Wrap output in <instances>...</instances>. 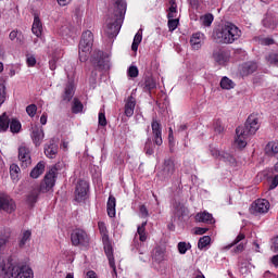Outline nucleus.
<instances>
[{"label":"nucleus","instance_id":"nucleus-1","mask_svg":"<svg viewBox=\"0 0 278 278\" xmlns=\"http://www.w3.org/2000/svg\"><path fill=\"white\" fill-rule=\"evenodd\" d=\"M258 129L260 116H257V114H251L248 117L244 126L237 127L235 144H237L239 149H244V147H247V140L249 139V136H255Z\"/></svg>","mask_w":278,"mask_h":278},{"label":"nucleus","instance_id":"nucleus-2","mask_svg":"<svg viewBox=\"0 0 278 278\" xmlns=\"http://www.w3.org/2000/svg\"><path fill=\"white\" fill-rule=\"evenodd\" d=\"M115 8L114 17H109L104 27V34L109 38H116V36H118L123 18H125V13L127 12V2L125 0H115Z\"/></svg>","mask_w":278,"mask_h":278},{"label":"nucleus","instance_id":"nucleus-3","mask_svg":"<svg viewBox=\"0 0 278 278\" xmlns=\"http://www.w3.org/2000/svg\"><path fill=\"white\" fill-rule=\"evenodd\" d=\"M62 170V164H55L45 176L43 181L41 182L39 189H34L27 197L28 203H36L38 201V197L40 192L43 194L47 192H51L53 187L55 186V179H58V173Z\"/></svg>","mask_w":278,"mask_h":278},{"label":"nucleus","instance_id":"nucleus-4","mask_svg":"<svg viewBox=\"0 0 278 278\" xmlns=\"http://www.w3.org/2000/svg\"><path fill=\"white\" fill-rule=\"evenodd\" d=\"M240 36H242V30L229 22L217 28L214 33L216 42L222 45H233L236 40L240 39Z\"/></svg>","mask_w":278,"mask_h":278},{"label":"nucleus","instance_id":"nucleus-5","mask_svg":"<svg viewBox=\"0 0 278 278\" xmlns=\"http://www.w3.org/2000/svg\"><path fill=\"white\" fill-rule=\"evenodd\" d=\"M3 278H34V270L27 265L8 263L0 266Z\"/></svg>","mask_w":278,"mask_h":278},{"label":"nucleus","instance_id":"nucleus-6","mask_svg":"<svg viewBox=\"0 0 278 278\" xmlns=\"http://www.w3.org/2000/svg\"><path fill=\"white\" fill-rule=\"evenodd\" d=\"M94 42V36L92 31L86 30L83 33L80 42H79V60L80 62H88L90 58V52L92 51V45Z\"/></svg>","mask_w":278,"mask_h":278},{"label":"nucleus","instance_id":"nucleus-7","mask_svg":"<svg viewBox=\"0 0 278 278\" xmlns=\"http://www.w3.org/2000/svg\"><path fill=\"white\" fill-rule=\"evenodd\" d=\"M71 240L73 247H80L81 249H88L90 247V236L86 230L77 228L72 231Z\"/></svg>","mask_w":278,"mask_h":278},{"label":"nucleus","instance_id":"nucleus-8","mask_svg":"<svg viewBox=\"0 0 278 278\" xmlns=\"http://www.w3.org/2000/svg\"><path fill=\"white\" fill-rule=\"evenodd\" d=\"M268 210H270V202L266 199H258L251 206L252 214H268Z\"/></svg>","mask_w":278,"mask_h":278},{"label":"nucleus","instance_id":"nucleus-9","mask_svg":"<svg viewBox=\"0 0 278 278\" xmlns=\"http://www.w3.org/2000/svg\"><path fill=\"white\" fill-rule=\"evenodd\" d=\"M166 248L163 247H156L152 251V264L153 266H160L161 264H164L166 262Z\"/></svg>","mask_w":278,"mask_h":278},{"label":"nucleus","instance_id":"nucleus-10","mask_svg":"<svg viewBox=\"0 0 278 278\" xmlns=\"http://www.w3.org/2000/svg\"><path fill=\"white\" fill-rule=\"evenodd\" d=\"M211 155L215 160H220L222 162H226L227 164H236V159L233 155L227 153V152H222L218 150V148H211Z\"/></svg>","mask_w":278,"mask_h":278},{"label":"nucleus","instance_id":"nucleus-11","mask_svg":"<svg viewBox=\"0 0 278 278\" xmlns=\"http://www.w3.org/2000/svg\"><path fill=\"white\" fill-rule=\"evenodd\" d=\"M88 182L86 180H80L75 190V201L77 203H81V201H86V197H88Z\"/></svg>","mask_w":278,"mask_h":278},{"label":"nucleus","instance_id":"nucleus-12","mask_svg":"<svg viewBox=\"0 0 278 278\" xmlns=\"http://www.w3.org/2000/svg\"><path fill=\"white\" fill-rule=\"evenodd\" d=\"M151 127L154 144H156V147H162L164 143L162 139V124H160L157 119H152Z\"/></svg>","mask_w":278,"mask_h":278},{"label":"nucleus","instance_id":"nucleus-13","mask_svg":"<svg viewBox=\"0 0 278 278\" xmlns=\"http://www.w3.org/2000/svg\"><path fill=\"white\" fill-rule=\"evenodd\" d=\"M0 210L3 212H8V214H12L16 210V204L14 200L10 198V195L0 194Z\"/></svg>","mask_w":278,"mask_h":278},{"label":"nucleus","instance_id":"nucleus-14","mask_svg":"<svg viewBox=\"0 0 278 278\" xmlns=\"http://www.w3.org/2000/svg\"><path fill=\"white\" fill-rule=\"evenodd\" d=\"M213 60L216 64H219V66H225V64L229 62V52L224 49L216 48L213 51Z\"/></svg>","mask_w":278,"mask_h":278},{"label":"nucleus","instance_id":"nucleus-15","mask_svg":"<svg viewBox=\"0 0 278 278\" xmlns=\"http://www.w3.org/2000/svg\"><path fill=\"white\" fill-rule=\"evenodd\" d=\"M30 138L36 147H40L45 140V130L38 125L31 126Z\"/></svg>","mask_w":278,"mask_h":278},{"label":"nucleus","instance_id":"nucleus-16","mask_svg":"<svg viewBox=\"0 0 278 278\" xmlns=\"http://www.w3.org/2000/svg\"><path fill=\"white\" fill-rule=\"evenodd\" d=\"M93 64L102 71L110 68V60L108 59V55H105V53L102 51H98L96 53V56H93Z\"/></svg>","mask_w":278,"mask_h":278},{"label":"nucleus","instance_id":"nucleus-17","mask_svg":"<svg viewBox=\"0 0 278 278\" xmlns=\"http://www.w3.org/2000/svg\"><path fill=\"white\" fill-rule=\"evenodd\" d=\"M18 160L22 162V166L27 168L31 164V154L27 146H21L18 149Z\"/></svg>","mask_w":278,"mask_h":278},{"label":"nucleus","instance_id":"nucleus-18","mask_svg":"<svg viewBox=\"0 0 278 278\" xmlns=\"http://www.w3.org/2000/svg\"><path fill=\"white\" fill-rule=\"evenodd\" d=\"M205 42V35L203 33H194L190 38V45L194 51H199Z\"/></svg>","mask_w":278,"mask_h":278},{"label":"nucleus","instance_id":"nucleus-19","mask_svg":"<svg viewBox=\"0 0 278 278\" xmlns=\"http://www.w3.org/2000/svg\"><path fill=\"white\" fill-rule=\"evenodd\" d=\"M104 252L109 260V264L111 268H113V273H116V263L114 262V250L112 249V244H110V239L108 241H103Z\"/></svg>","mask_w":278,"mask_h":278},{"label":"nucleus","instance_id":"nucleus-20","mask_svg":"<svg viewBox=\"0 0 278 278\" xmlns=\"http://www.w3.org/2000/svg\"><path fill=\"white\" fill-rule=\"evenodd\" d=\"M161 173L163 177H173L175 174V161H173V159H166L163 163Z\"/></svg>","mask_w":278,"mask_h":278},{"label":"nucleus","instance_id":"nucleus-21","mask_svg":"<svg viewBox=\"0 0 278 278\" xmlns=\"http://www.w3.org/2000/svg\"><path fill=\"white\" fill-rule=\"evenodd\" d=\"M195 220L197 223H206L207 225H214L216 223V220L214 219V216L207 213V211L197 213Z\"/></svg>","mask_w":278,"mask_h":278},{"label":"nucleus","instance_id":"nucleus-22","mask_svg":"<svg viewBox=\"0 0 278 278\" xmlns=\"http://www.w3.org/2000/svg\"><path fill=\"white\" fill-rule=\"evenodd\" d=\"M106 212L110 218H114V216H116V198H114V195L109 197Z\"/></svg>","mask_w":278,"mask_h":278},{"label":"nucleus","instance_id":"nucleus-23","mask_svg":"<svg viewBox=\"0 0 278 278\" xmlns=\"http://www.w3.org/2000/svg\"><path fill=\"white\" fill-rule=\"evenodd\" d=\"M278 23V15L267 14L263 20L264 27H268L269 29H275Z\"/></svg>","mask_w":278,"mask_h":278},{"label":"nucleus","instance_id":"nucleus-24","mask_svg":"<svg viewBox=\"0 0 278 278\" xmlns=\"http://www.w3.org/2000/svg\"><path fill=\"white\" fill-rule=\"evenodd\" d=\"M31 31L37 38L42 36V22L38 15H35Z\"/></svg>","mask_w":278,"mask_h":278},{"label":"nucleus","instance_id":"nucleus-25","mask_svg":"<svg viewBox=\"0 0 278 278\" xmlns=\"http://www.w3.org/2000/svg\"><path fill=\"white\" fill-rule=\"evenodd\" d=\"M134 110H136V99L129 97L125 104V115L130 118V116H134Z\"/></svg>","mask_w":278,"mask_h":278},{"label":"nucleus","instance_id":"nucleus-26","mask_svg":"<svg viewBox=\"0 0 278 278\" xmlns=\"http://www.w3.org/2000/svg\"><path fill=\"white\" fill-rule=\"evenodd\" d=\"M75 97V85L73 83H67L63 93V101H71Z\"/></svg>","mask_w":278,"mask_h":278},{"label":"nucleus","instance_id":"nucleus-27","mask_svg":"<svg viewBox=\"0 0 278 278\" xmlns=\"http://www.w3.org/2000/svg\"><path fill=\"white\" fill-rule=\"evenodd\" d=\"M45 173V162L40 161L30 172L31 179H38Z\"/></svg>","mask_w":278,"mask_h":278},{"label":"nucleus","instance_id":"nucleus-28","mask_svg":"<svg viewBox=\"0 0 278 278\" xmlns=\"http://www.w3.org/2000/svg\"><path fill=\"white\" fill-rule=\"evenodd\" d=\"M45 154L50 160H53L55 155H58V144L51 142L50 144L45 147Z\"/></svg>","mask_w":278,"mask_h":278},{"label":"nucleus","instance_id":"nucleus-29","mask_svg":"<svg viewBox=\"0 0 278 278\" xmlns=\"http://www.w3.org/2000/svg\"><path fill=\"white\" fill-rule=\"evenodd\" d=\"M174 212L177 218H184V216H188V207H186V205L182 203H176Z\"/></svg>","mask_w":278,"mask_h":278},{"label":"nucleus","instance_id":"nucleus-30","mask_svg":"<svg viewBox=\"0 0 278 278\" xmlns=\"http://www.w3.org/2000/svg\"><path fill=\"white\" fill-rule=\"evenodd\" d=\"M257 71V63L255 62H248L244 63L242 66L243 75H251Z\"/></svg>","mask_w":278,"mask_h":278},{"label":"nucleus","instance_id":"nucleus-31","mask_svg":"<svg viewBox=\"0 0 278 278\" xmlns=\"http://www.w3.org/2000/svg\"><path fill=\"white\" fill-rule=\"evenodd\" d=\"M137 233L139 235L140 242H147V222L138 226Z\"/></svg>","mask_w":278,"mask_h":278},{"label":"nucleus","instance_id":"nucleus-32","mask_svg":"<svg viewBox=\"0 0 278 278\" xmlns=\"http://www.w3.org/2000/svg\"><path fill=\"white\" fill-rule=\"evenodd\" d=\"M140 42H142V29H139L134 37V41L131 45L132 51H138V47H140Z\"/></svg>","mask_w":278,"mask_h":278},{"label":"nucleus","instance_id":"nucleus-33","mask_svg":"<svg viewBox=\"0 0 278 278\" xmlns=\"http://www.w3.org/2000/svg\"><path fill=\"white\" fill-rule=\"evenodd\" d=\"M220 88L223 90H231L232 88H236V84L233 83V80L227 77H223L220 80Z\"/></svg>","mask_w":278,"mask_h":278},{"label":"nucleus","instance_id":"nucleus-34","mask_svg":"<svg viewBox=\"0 0 278 278\" xmlns=\"http://www.w3.org/2000/svg\"><path fill=\"white\" fill-rule=\"evenodd\" d=\"M10 128V119L8 118V115L3 113L0 116V132L8 131Z\"/></svg>","mask_w":278,"mask_h":278},{"label":"nucleus","instance_id":"nucleus-35","mask_svg":"<svg viewBox=\"0 0 278 278\" xmlns=\"http://www.w3.org/2000/svg\"><path fill=\"white\" fill-rule=\"evenodd\" d=\"M72 112L73 114H81L84 112V104L77 98L73 100Z\"/></svg>","mask_w":278,"mask_h":278},{"label":"nucleus","instance_id":"nucleus-36","mask_svg":"<svg viewBox=\"0 0 278 278\" xmlns=\"http://www.w3.org/2000/svg\"><path fill=\"white\" fill-rule=\"evenodd\" d=\"M265 153L267 155H277V153H278V143L277 142H269L265 147Z\"/></svg>","mask_w":278,"mask_h":278},{"label":"nucleus","instance_id":"nucleus-37","mask_svg":"<svg viewBox=\"0 0 278 278\" xmlns=\"http://www.w3.org/2000/svg\"><path fill=\"white\" fill-rule=\"evenodd\" d=\"M9 38L17 45H23V35L18 30H12L9 35Z\"/></svg>","mask_w":278,"mask_h":278},{"label":"nucleus","instance_id":"nucleus-38","mask_svg":"<svg viewBox=\"0 0 278 278\" xmlns=\"http://www.w3.org/2000/svg\"><path fill=\"white\" fill-rule=\"evenodd\" d=\"M98 227L102 236V241L108 242V240H110V236L108 235V227L105 226V223L99 222Z\"/></svg>","mask_w":278,"mask_h":278},{"label":"nucleus","instance_id":"nucleus-39","mask_svg":"<svg viewBox=\"0 0 278 278\" xmlns=\"http://www.w3.org/2000/svg\"><path fill=\"white\" fill-rule=\"evenodd\" d=\"M20 173H21V167H18V165L12 164L10 166V176H11V179H13V181H18Z\"/></svg>","mask_w":278,"mask_h":278},{"label":"nucleus","instance_id":"nucleus-40","mask_svg":"<svg viewBox=\"0 0 278 278\" xmlns=\"http://www.w3.org/2000/svg\"><path fill=\"white\" fill-rule=\"evenodd\" d=\"M169 9H168V14L167 18H177V2L175 0L169 1Z\"/></svg>","mask_w":278,"mask_h":278},{"label":"nucleus","instance_id":"nucleus-41","mask_svg":"<svg viewBox=\"0 0 278 278\" xmlns=\"http://www.w3.org/2000/svg\"><path fill=\"white\" fill-rule=\"evenodd\" d=\"M200 21L204 27H210L212 23H214V15L212 13H207L201 16Z\"/></svg>","mask_w":278,"mask_h":278},{"label":"nucleus","instance_id":"nucleus-42","mask_svg":"<svg viewBox=\"0 0 278 278\" xmlns=\"http://www.w3.org/2000/svg\"><path fill=\"white\" fill-rule=\"evenodd\" d=\"M29 240H31V231L25 230L22 233V237L20 239V247L21 248L25 247V244H27V242H29Z\"/></svg>","mask_w":278,"mask_h":278},{"label":"nucleus","instance_id":"nucleus-43","mask_svg":"<svg viewBox=\"0 0 278 278\" xmlns=\"http://www.w3.org/2000/svg\"><path fill=\"white\" fill-rule=\"evenodd\" d=\"M266 61L271 66H278V52H271L266 56Z\"/></svg>","mask_w":278,"mask_h":278},{"label":"nucleus","instance_id":"nucleus-44","mask_svg":"<svg viewBox=\"0 0 278 278\" xmlns=\"http://www.w3.org/2000/svg\"><path fill=\"white\" fill-rule=\"evenodd\" d=\"M210 242H212V238H210V236H204V237L200 238V240L198 242V249H200V250L205 249V247H207V244H210Z\"/></svg>","mask_w":278,"mask_h":278},{"label":"nucleus","instance_id":"nucleus-45","mask_svg":"<svg viewBox=\"0 0 278 278\" xmlns=\"http://www.w3.org/2000/svg\"><path fill=\"white\" fill-rule=\"evenodd\" d=\"M10 130L12 134H18V131H21V122H18V119H12L10 123Z\"/></svg>","mask_w":278,"mask_h":278},{"label":"nucleus","instance_id":"nucleus-46","mask_svg":"<svg viewBox=\"0 0 278 278\" xmlns=\"http://www.w3.org/2000/svg\"><path fill=\"white\" fill-rule=\"evenodd\" d=\"M144 151L147 155H153V153H155V147L153 146V142L151 141V139L147 140Z\"/></svg>","mask_w":278,"mask_h":278},{"label":"nucleus","instance_id":"nucleus-47","mask_svg":"<svg viewBox=\"0 0 278 278\" xmlns=\"http://www.w3.org/2000/svg\"><path fill=\"white\" fill-rule=\"evenodd\" d=\"M155 87H156V84H155V80H153V78L151 77L146 78L144 80L146 90H153L155 89Z\"/></svg>","mask_w":278,"mask_h":278},{"label":"nucleus","instance_id":"nucleus-48","mask_svg":"<svg viewBox=\"0 0 278 278\" xmlns=\"http://www.w3.org/2000/svg\"><path fill=\"white\" fill-rule=\"evenodd\" d=\"M179 25L178 18H168V29L169 31H175Z\"/></svg>","mask_w":278,"mask_h":278},{"label":"nucleus","instance_id":"nucleus-49","mask_svg":"<svg viewBox=\"0 0 278 278\" xmlns=\"http://www.w3.org/2000/svg\"><path fill=\"white\" fill-rule=\"evenodd\" d=\"M188 249H190V243H186V242L178 243V251L180 255H186V253L188 252Z\"/></svg>","mask_w":278,"mask_h":278},{"label":"nucleus","instance_id":"nucleus-50","mask_svg":"<svg viewBox=\"0 0 278 278\" xmlns=\"http://www.w3.org/2000/svg\"><path fill=\"white\" fill-rule=\"evenodd\" d=\"M244 238H247L244 236L243 232H240L237 238L229 244L226 247V249H231V247H236V244H239V242H242V240H244Z\"/></svg>","mask_w":278,"mask_h":278},{"label":"nucleus","instance_id":"nucleus-51","mask_svg":"<svg viewBox=\"0 0 278 278\" xmlns=\"http://www.w3.org/2000/svg\"><path fill=\"white\" fill-rule=\"evenodd\" d=\"M36 112H38V106H36V104H29L26 108V113L28 114V116H30L31 118H34V116H36Z\"/></svg>","mask_w":278,"mask_h":278},{"label":"nucleus","instance_id":"nucleus-52","mask_svg":"<svg viewBox=\"0 0 278 278\" xmlns=\"http://www.w3.org/2000/svg\"><path fill=\"white\" fill-rule=\"evenodd\" d=\"M127 73H128V77L136 78L138 77L139 71L136 65H132L128 68Z\"/></svg>","mask_w":278,"mask_h":278},{"label":"nucleus","instance_id":"nucleus-53","mask_svg":"<svg viewBox=\"0 0 278 278\" xmlns=\"http://www.w3.org/2000/svg\"><path fill=\"white\" fill-rule=\"evenodd\" d=\"M26 64L29 67L36 66V56L33 54H26Z\"/></svg>","mask_w":278,"mask_h":278},{"label":"nucleus","instance_id":"nucleus-54","mask_svg":"<svg viewBox=\"0 0 278 278\" xmlns=\"http://www.w3.org/2000/svg\"><path fill=\"white\" fill-rule=\"evenodd\" d=\"M98 122L101 127H105V125H108V118H105V112L99 113Z\"/></svg>","mask_w":278,"mask_h":278},{"label":"nucleus","instance_id":"nucleus-55","mask_svg":"<svg viewBox=\"0 0 278 278\" xmlns=\"http://www.w3.org/2000/svg\"><path fill=\"white\" fill-rule=\"evenodd\" d=\"M5 103V86L0 85V106Z\"/></svg>","mask_w":278,"mask_h":278},{"label":"nucleus","instance_id":"nucleus-56","mask_svg":"<svg viewBox=\"0 0 278 278\" xmlns=\"http://www.w3.org/2000/svg\"><path fill=\"white\" fill-rule=\"evenodd\" d=\"M278 186V174L269 180V190H275Z\"/></svg>","mask_w":278,"mask_h":278},{"label":"nucleus","instance_id":"nucleus-57","mask_svg":"<svg viewBox=\"0 0 278 278\" xmlns=\"http://www.w3.org/2000/svg\"><path fill=\"white\" fill-rule=\"evenodd\" d=\"M49 68H50V71H55V68H58V58L53 56L49 61Z\"/></svg>","mask_w":278,"mask_h":278},{"label":"nucleus","instance_id":"nucleus-58","mask_svg":"<svg viewBox=\"0 0 278 278\" xmlns=\"http://www.w3.org/2000/svg\"><path fill=\"white\" fill-rule=\"evenodd\" d=\"M271 251H274V253H278V236L271 239Z\"/></svg>","mask_w":278,"mask_h":278},{"label":"nucleus","instance_id":"nucleus-59","mask_svg":"<svg viewBox=\"0 0 278 278\" xmlns=\"http://www.w3.org/2000/svg\"><path fill=\"white\" fill-rule=\"evenodd\" d=\"M214 129L216 134H223L225 128L223 127V124L220 122H216L214 124Z\"/></svg>","mask_w":278,"mask_h":278},{"label":"nucleus","instance_id":"nucleus-60","mask_svg":"<svg viewBox=\"0 0 278 278\" xmlns=\"http://www.w3.org/2000/svg\"><path fill=\"white\" fill-rule=\"evenodd\" d=\"M8 244V236L0 235V251H2L3 247Z\"/></svg>","mask_w":278,"mask_h":278},{"label":"nucleus","instance_id":"nucleus-61","mask_svg":"<svg viewBox=\"0 0 278 278\" xmlns=\"http://www.w3.org/2000/svg\"><path fill=\"white\" fill-rule=\"evenodd\" d=\"M261 43L264 45L265 47H268L270 45H275V39L264 38V39L261 40Z\"/></svg>","mask_w":278,"mask_h":278},{"label":"nucleus","instance_id":"nucleus-62","mask_svg":"<svg viewBox=\"0 0 278 278\" xmlns=\"http://www.w3.org/2000/svg\"><path fill=\"white\" fill-rule=\"evenodd\" d=\"M194 233L195 236H203V233H207V228L195 227Z\"/></svg>","mask_w":278,"mask_h":278},{"label":"nucleus","instance_id":"nucleus-63","mask_svg":"<svg viewBox=\"0 0 278 278\" xmlns=\"http://www.w3.org/2000/svg\"><path fill=\"white\" fill-rule=\"evenodd\" d=\"M139 212H140L142 218H147V216H149V210H147V206H144V205L140 206Z\"/></svg>","mask_w":278,"mask_h":278},{"label":"nucleus","instance_id":"nucleus-64","mask_svg":"<svg viewBox=\"0 0 278 278\" xmlns=\"http://www.w3.org/2000/svg\"><path fill=\"white\" fill-rule=\"evenodd\" d=\"M168 142L170 146L175 144V136L173 135V128H169Z\"/></svg>","mask_w":278,"mask_h":278}]
</instances>
